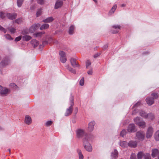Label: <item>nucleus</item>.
Here are the masks:
<instances>
[{
  "instance_id": "obj_1",
  "label": "nucleus",
  "mask_w": 159,
  "mask_h": 159,
  "mask_svg": "<svg viewBox=\"0 0 159 159\" xmlns=\"http://www.w3.org/2000/svg\"><path fill=\"white\" fill-rule=\"evenodd\" d=\"M93 137L92 135H86L84 137L83 141L84 148L89 152H91L92 150V148L91 145L88 142L92 140Z\"/></svg>"
},
{
  "instance_id": "obj_2",
  "label": "nucleus",
  "mask_w": 159,
  "mask_h": 159,
  "mask_svg": "<svg viewBox=\"0 0 159 159\" xmlns=\"http://www.w3.org/2000/svg\"><path fill=\"white\" fill-rule=\"evenodd\" d=\"M139 113V115L142 117L149 120H153L154 118L153 114L152 113L147 114L144 111L140 110L138 111V109H135L132 112L133 115H135L137 113Z\"/></svg>"
},
{
  "instance_id": "obj_3",
  "label": "nucleus",
  "mask_w": 159,
  "mask_h": 159,
  "mask_svg": "<svg viewBox=\"0 0 159 159\" xmlns=\"http://www.w3.org/2000/svg\"><path fill=\"white\" fill-rule=\"evenodd\" d=\"M76 136L78 138H81L84 136L85 137L86 135H91L87 134L84 129L81 128L78 129L76 131Z\"/></svg>"
},
{
  "instance_id": "obj_4",
  "label": "nucleus",
  "mask_w": 159,
  "mask_h": 159,
  "mask_svg": "<svg viewBox=\"0 0 159 159\" xmlns=\"http://www.w3.org/2000/svg\"><path fill=\"white\" fill-rule=\"evenodd\" d=\"M10 92L9 89L0 85V95L4 97L7 96Z\"/></svg>"
},
{
  "instance_id": "obj_5",
  "label": "nucleus",
  "mask_w": 159,
  "mask_h": 159,
  "mask_svg": "<svg viewBox=\"0 0 159 159\" xmlns=\"http://www.w3.org/2000/svg\"><path fill=\"white\" fill-rule=\"evenodd\" d=\"M73 97L71 96L70 98V106L67 108L66 110L65 115L66 116H68L70 115L72 113L73 111L72 107L74 105Z\"/></svg>"
},
{
  "instance_id": "obj_6",
  "label": "nucleus",
  "mask_w": 159,
  "mask_h": 159,
  "mask_svg": "<svg viewBox=\"0 0 159 159\" xmlns=\"http://www.w3.org/2000/svg\"><path fill=\"white\" fill-rule=\"evenodd\" d=\"M144 133L143 131H140L137 132L136 133V139L140 141L144 139Z\"/></svg>"
},
{
  "instance_id": "obj_7",
  "label": "nucleus",
  "mask_w": 159,
  "mask_h": 159,
  "mask_svg": "<svg viewBox=\"0 0 159 159\" xmlns=\"http://www.w3.org/2000/svg\"><path fill=\"white\" fill-rule=\"evenodd\" d=\"M153 133V129L151 126L148 127L147 129L146 133V137L147 138H151Z\"/></svg>"
},
{
  "instance_id": "obj_8",
  "label": "nucleus",
  "mask_w": 159,
  "mask_h": 159,
  "mask_svg": "<svg viewBox=\"0 0 159 159\" xmlns=\"http://www.w3.org/2000/svg\"><path fill=\"white\" fill-rule=\"evenodd\" d=\"M40 26L39 24H36L32 25L29 29V32L30 33H33Z\"/></svg>"
},
{
  "instance_id": "obj_9",
  "label": "nucleus",
  "mask_w": 159,
  "mask_h": 159,
  "mask_svg": "<svg viewBox=\"0 0 159 159\" xmlns=\"http://www.w3.org/2000/svg\"><path fill=\"white\" fill-rule=\"evenodd\" d=\"M95 125V122L94 121L90 122L88 125V130L89 132L93 131L94 129V126Z\"/></svg>"
},
{
  "instance_id": "obj_10",
  "label": "nucleus",
  "mask_w": 159,
  "mask_h": 159,
  "mask_svg": "<svg viewBox=\"0 0 159 159\" xmlns=\"http://www.w3.org/2000/svg\"><path fill=\"white\" fill-rule=\"evenodd\" d=\"M137 129L134 124H129L127 128V131L129 132H134L136 131Z\"/></svg>"
},
{
  "instance_id": "obj_11",
  "label": "nucleus",
  "mask_w": 159,
  "mask_h": 159,
  "mask_svg": "<svg viewBox=\"0 0 159 159\" xmlns=\"http://www.w3.org/2000/svg\"><path fill=\"white\" fill-rule=\"evenodd\" d=\"M121 26L120 25H114L112 26V33L116 34L118 32L120 29Z\"/></svg>"
},
{
  "instance_id": "obj_12",
  "label": "nucleus",
  "mask_w": 159,
  "mask_h": 159,
  "mask_svg": "<svg viewBox=\"0 0 159 159\" xmlns=\"http://www.w3.org/2000/svg\"><path fill=\"white\" fill-rule=\"evenodd\" d=\"M70 61L71 65L73 67H77L80 66L79 65L76 61L75 59L71 58L70 59Z\"/></svg>"
},
{
  "instance_id": "obj_13",
  "label": "nucleus",
  "mask_w": 159,
  "mask_h": 159,
  "mask_svg": "<svg viewBox=\"0 0 159 159\" xmlns=\"http://www.w3.org/2000/svg\"><path fill=\"white\" fill-rule=\"evenodd\" d=\"M6 15L8 19L10 20H13L15 19L16 18L17 14L15 13L12 14L7 13Z\"/></svg>"
},
{
  "instance_id": "obj_14",
  "label": "nucleus",
  "mask_w": 159,
  "mask_h": 159,
  "mask_svg": "<svg viewBox=\"0 0 159 159\" xmlns=\"http://www.w3.org/2000/svg\"><path fill=\"white\" fill-rule=\"evenodd\" d=\"M152 156L153 157L158 156V159H159V151L156 149L152 150Z\"/></svg>"
},
{
  "instance_id": "obj_15",
  "label": "nucleus",
  "mask_w": 159,
  "mask_h": 159,
  "mask_svg": "<svg viewBox=\"0 0 159 159\" xmlns=\"http://www.w3.org/2000/svg\"><path fill=\"white\" fill-rule=\"evenodd\" d=\"M111 156L112 159H116L118 157V152L117 150L115 149L111 152Z\"/></svg>"
},
{
  "instance_id": "obj_16",
  "label": "nucleus",
  "mask_w": 159,
  "mask_h": 159,
  "mask_svg": "<svg viewBox=\"0 0 159 159\" xmlns=\"http://www.w3.org/2000/svg\"><path fill=\"white\" fill-rule=\"evenodd\" d=\"M10 62L9 59L6 58V59L3 60L0 63V65L2 66H6L8 65Z\"/></svg>"
},
{
  "instance_id": "obj_17",
  "label": "nucleus",
  "mask_w": 159,
  "mask_h": 159,
  "mask_svg": "<svg viewBox=\"0 0 159 159\" xmlns=\"http://www.w3.org/2000/svg\"><path fill=\"white\" fill-rule=\"evenodd\" d=\"M128 144L130 147L134 148L136 147L137 143L135 141H130L129 142Z\"/></svg>"
},
{
  "instance_id": "obj_18",
  "label": "nucleus",
  "mask_w": 159,
  "mask_h": 159,
  "mask_svg": "<svg viewBox=\"0 0 159 159\" xmlns=\"http://www.w3.org/2000/svg\"><path fill=\"white\" fill-rule=\"evenodd\" d=\"M146 101L147 103L149 105H151L153 104L154 100L152 97L147 98L146 99Z\"/></svg>"
},
{
  "instance_id": "obj_19",
  "label": "nucleus",
  "mask_w": 159,
  "mask_h": 159,
  "mask_svg": "<svg viewBox=\"0 0 159 159\" xmlns=\"http://www.w3.org/2000/svg\"><path fill=\"white\" fill-rule=\"evenodd\" d=\"M31 118L28 115H26L25 117V122L27 125H30L31 123Z\"/></svg>"
},
{
  "instance_id": "obj_20",
  "label": "nucleus",
  "mask_w": 159,
  "mask_h": 159,
  "mask_svg": "<svg viewBox=\"0 0 159 159\" xmlns=\"http://www.w3.org/2000/svg\"><path fill=\"white\" fill-rule=\"evenodd\" d=\"M54 20V18L52 17H50L47 18L46 19L43 20V22L45 23H50Z\"/></svg>"
},
{
  "instance_id": "obj_21",
  "label": "nucleus",
  "mask_w": 159,
  "mask_h": 159,
  "mask_svg": "<svg viewBox=\"0 0 159 159\" xmlns=\"http://www.w3.org/2000/svg\"><path fill=\"white\" fill-rule=\"evenodd\" d=\"M63 4V2L62 1L60 0H57L55 4V9H58V8L61 7L62 5Z\"/></svg>"
},
{
  "instance_id": "obj_22",
  "label": "nucleus",
  "mask_w": 159,
  "mask_h": 159,
  "mask_svg": "<svg viewBox=\"0 0 159 159\" xmlns=\"http://www.w3.org/2000/svg\"><path fill=\"white\" fill-rule=\"evenodd\" d=\"M137 125L141 128H144L146 127V124L144 121L141 120L140 122L137 123Z\"/></svg>"
},
{
  "instance_id": "obj_23",
  "label": "nucleus",
  "mask_w": 159,
  "mask_h": 159,
  "mask_svg": "<svg viewBox=\"0 0 159 159\" xmlns=\"http://www.w3.org/2000/svg\"><path fill=\"white\" fill-rule=\"evenodd\" d=\"M117 7V6L116 5H114L111 8V9L110 11L109 12V15H111L113 13H114Z\"/></svg>"
},
{
  "instance_id": "obj_24",
  "label": "nucleus",
  "mask_w": 159,
  "mask_h": 159,
  "mask_svg": "<svg viewBox=\"0 0 159 159\" xmlns=\"http://www.w3.org/2000/svg\"><path fill=\"white\" fill-rule=\"evenodd\" d=\"M31 43L34 48L37 46L39 44V42L35 39L32 40L31 41Z\"/></svg>"
},
{
  "instance_id": "obj_25",
  "label": "nucleus",
  "mask_w": 159,
  "mask_h": 159,
  "mask_svg": "<svg viewBox=\"0 0 159 159\" xmlns=\"http://www.w3.org/2000/svg\"><path fill=\"white\" fill-rule=\"evenodd\" d=\"M77 152L78 154L79 159H83L84 156L82 153L80 149H78L77 150Z\"/></svg>"
},
{
  "instance_id": "obj_26",
  "label": "nucleus",
  "mask_w": 159,
  "mask_h": 159,
  "mask_svg": "<svg viewBox=\"0 0 159 159\" xmlns=\"http://www.w3.org/2000/svg\"><path fill=\"white\" fill-rule=\"evenodd\" d=\"M74 26L71 25L69 28V34H72L74 33Z\"/></svg>"
},
{
  "instance_id": "obj_27",
  "label": "nucleus",
  "mask_w": 159,
  "mask_h": 159,
  "mask_svg": "<svg viewBox=\"0 0 159 159\" xmlns=\"http://www.w3.org/2000/svg\"><path fill=\"white\" fill-rule=\"evenodd\" d=\"M32 38L29 35H25L22 37V39L24 41H28L31 39Z\"/></svg>"
},
{
  "instance_id": "obj_28",
  "label": "nucleus",
  "mask_w": 159,
  "mask_h": 159,
  "mask_svg": "<svg viewBox=\"0 0 159 159\" xmlns=\"http://www.w3.org/2000/svg\"><path fill=\"white\" fill-rule=\"evenodd\" d=\"M49 27V25L48 24H46L42 25L40 27V29L42 30L43 29H46Z\"/></svg>"
},
{
  "instance_id": "obj_29",
  "label": "nucleus",
  "mask_w": 159,
  "mask_h": 159,
  "mask_svg": "<svg viewBox=\"0 0 159 159\" xmlns=\"http://www.w3.org/2000/svg\"><path fill=\"white\" fill-rule=\"evenodd\" d=\"M42 8H40L37 10V11L36 13V16L37 17H38L40 16L42 12Z\"/></svg>"
},
{
  "instance_id": "obj_30",
  "label": "nucleus",
  "mask_w": 159,
  "mask_h": 159,
  "mask_svg": "<svg viewBox=\"0 0 159 159\" xmlns=\"http://www.w3.org/2000/svg\"><path fill=\"white\" fill-rule=\"evenodd\" d=\"M155 139L157 141L159 140V130L156 132L154 135Z\"/></svg>"
},
{
  "instance_id": "obj_31",
  "label": "nucleus",
  "mask_w": 159,
  "mask_h": 159,
  "mask_svg": "<svg viewBox=\"0 0 159 159\" xmlns=\"http://www.w3.org/2000/svg\"><path fill=\"white\" fill-rule=\"evenodd\" d=\"M120 146L123 148H125L127 146V143L125 141H122L120 142Z\"/></svg>"
},
{
  "instance_id": "obj_32",
  "label": "nucleus",
  "mask_w": 159,
  "mask_h": 159,
  "mask_svg": "<svg viewBox=\"0 0 159 159\" xmlns=\"http://www.w3.org/2000/svg\"><path fill=\"white\" fill-rule=\"evenodd\" d=\"M44 32H40L36 33L34 34V35L35 36V37H40L43 34H44Z\"/></svg>"
},
{
  "instance_id": "obj_33",
  "label": "nucleus",
  "mask_w": 159,
  "mask_h": 159,
  "mask_svg": "<svg viewBox=\"0 0 159 159\" xmlns=\"http://www.w3.org/2000/svg\"><path fill=\"white\" fill-rule=\"evenodd\" d=\"M67 69L69 71H70L72 73H75L76 71L75 70L69 66L68 65L67 66Z\"/></svg>"
},
{
  "instance_id": "obj_34",
  "label": "nucleus",
  "mask_w": 159,
  "mask_h": 159,
  "mask_svg": "<svg viewBox=\"0 0 159 159\" xmlns=\"http://www.w3.org/2000/svg\"><path fill=\"white\" fill-rule=\"evenodd\" d=\"M134 122L137 125V123L140 121V118L139 117H137L134 119Z\"/></svg>"
},
{
  "instance_id": "obj_35",
  "label": "nucleus",
  "mask_w": 159,
  "mask_h": 159,
  "mask_svg": "<svg viewBox=\"0 0 159 159\" xmlns=\"http://www.w3.org/2000/svg\"><path fill=\"white\" fill-rule=\"evenodd\" d=\"M143 155V153L141 152H139L137 155L138 159H142Z\"/></svg>"
},
{
  "instance_id": "obj_36",
  "label": "nucleus",
  "mask_w": 159,
  "mask_h": 159,
  "mask_svg": "<svg viewBox=\"0 0 159 159\" xmlns=\"http://www.w3.org/2000/svg\"><path fill=\"white\" fill-rule=\"evenodd\" d=\"M24 0H17V4L18 7H20L23 3Z\"/></svg>"
},
{
  "instance_id": "obj_37",
  "label": "nucleus",
  "mask_w": 159,
  "mask_h": 159,
  "mask_svg": "<svg viewBox=\"0 0 159 159\" xmlns=\"http://www.w3.org/2000/svg\"><path fill=\"white\" fill-rule=\"evenodd\" d=\"M8 29L9 30L10 32L12 34L16 32V30L15 28L13 27H9Z\"/></svg>"
},
{
  "instance_id": "obj_38",
  "label": "nucleus",
  "mask_w": 159,
  "mask_h": 159,
  "mask_svg": "<svg viewBox=\"0 0 159 159\" xmlns=\"http://www.w3.org/2000/svg\"><path fill=\"white\" fill-rule=\"evenodd\" d=\"M52 123L53 122L52 121L49 120L46 122L45 123V125L47 126H49L52 124Z\"/></svg>"
},
{
  "instance_id": "obj_39",
  "label": "nucleus",
  "mask_w": 159,
  "mask_h": 159,
  "mask_svg": "<svg viewBox=\"0 0 159 159\" xmlns=\"http://www.w3.org/2000/svg\"><path fill=\"white\" fill-rule=\"evenodd\" d=\"M60 59L62 63H65V62H66V61H67V59L66 58V56L64 57H60Z\"/></svg>"
},
{
  "instance_id": "obj_40",
  "label": "nucleus",
  "mask_w": 159,
  "mask_h": 159,
  "mask_svg": "<svg viewBox=\"0 0 159 159\" xmlns=\"http://www.w3.org/2000/svg\"><path fill=\"white\" fill-rule=\"evenodd\" d=\"M152 99H154L157 98H158V96L157 93H153L152 94Z\"/></svg>"
},
{
  "instance_id": "obj_41",
  "label": "nucleus",
  "mask_w": 159,
  "mask_h": 159,
  "mask_svg": "<svg viewBox=\"0 0 159 159\" xmlns=\"http://www.w3.org/2000/svg\"><path fill=\"white\" fill-rule=\"evenodd\" d=\"M59 54L61 57H64L66 56L65 53L62 51H60L59 52Z\"/></svg>"
},
{
  "instance_id": "obj_42",
  "label": "nucleus",
  "mask_w": 159,
  "mask_h": 159,
  "mask_svg": "<svg viewBox=\"0 0 159 159\" xmlns=\"http://www.w3.org/2000/svg\"><path fill=\"white\" fill-rule=\"evenodd\" d=\"M5 36L6 37V38L7 39H8L9 40H13V38H12L11 37V36L8 34H7L5 35Z\"/></svg>"
},
{
  "instance_id": "obj_43",
  "label": "nucleus",
  "mask_w": 159,
  "mask_h": 159,
  "mask_svg": "<svg viewBox=\"0 0 159 159\" xmlns=\"http://www.w3.org/2000/svg\"><path fill=\"white\" fill-rule=\"evenodd\" d=\"M22 21V19L20 18H19L15 20V22L17 23L18 24H19L21 23Z\"/></svg>"
},
{
  "instance_id": "obj_44",
  "label": "nucleus",
  "mask_w": 159,
  "mask_h": 159,
  "mask_svg": "<svg viewBox=\"0 0 159 159\" xmlns=\"http://www.w3.org/2000/svg\"><path fill=\"white\" fill-rule=\"evenodd\" d=\"M84 78H82L80 81V84L81 86H83L84 85Z\"/></svg>"
},
{
  "instance_id": "obj_45",
  "label": "nucleus",
  "mask_w": 159,
  "mask_h": 159,
  "mask_svg": "<svg viewBox=\"0 0 159 159\" xmlns=\"http://www.w3.org/2000/svg\"><path fill=\"white\" fill-rule=\"evenodd\" d=\"M0 30L3 31L4 33H6L7 30L4 28L0 25Z\"/></svg>"
},
{
  "instance_id": "obj_46",
  "label": "nucleus",
  "mask_w": 159,
  "mask_h": 159,
  "mask_svg": "<svg viewBox=\"0 0 159 159\" xmlns=\"http://www.w3.org/2000/svg\"><path fill=\"white\" fill-rule=\"evenodd\" d=\"M145 159H151L150 156L148 153H147L144 156Z\"/></svg>"
},
{
  "instance_id": "obj_47",
  "label": "nucleus",
  "mask_w": 159,
  "mask_h": 159,
  "mask_svg": "<svg viewBox=\"0 0 159 159\" xmlns=\"http://www.w3.org/2000/svg\"><path fill=\"white\" fill-rule=\"evenodd\" d=\"M130 159H136V156L135 153H132L131 154L130 157Z\"/></svg>"
},
{
  "instance_id": "obj_48",
  "label": "nucleus",
  "mask_w": 159,
  "mask_h": 159,
  "mask_svg": "<svg viewBox=\"0 0 159 159\" xmlns=\"http://www.w3.org/2000/svg\"><path fill=\"white\" fill-rule=\"evenodd\" d=\"M126 132L125 130H123L120 133V135L123 137L124 136Z\"/></svg>"
},
{
  "instance_id": "obj_49",
  "label": "nucleus",
  "mask_w": 159,
  "mask_h": 159,
  "mask_svg": "<svg viewBox=\"0 0 159 159\" xmlns=\"http://www.w3.org/2000/svg\"><path fill=\"white\" fill-rule=\"evenodd\" d=\"M4 13L2 12H0V17L2 19H4L5 17Z\"/></svg>"
},
{
  "instance_id": "obj_50",
  "label": "nucleus",
  "mask_w": 159,
  "mask_h": 159,
  "mask_svg": "<svg viewBox=\"0 0 159 159\" xmlns=\"http://www.w3.org/2000/svg\"><path fill=\"white\" fill-rule=\"evenodd\" d=\"M141 104V103L140 102H138L136 103L133 106V108H134L136 107H138Z\"/></svg>"
},
{
  "instance_id": "obj_51",
  "label": "nucleus",
  "mask_w": 159,
  "mask_h": 159,
  "mask_svg": "<svg viewBox=\"0 0 159 159\" xmlns=\"http://www.w3.org/2000/svg\"><path fill=\"white\" fill-rule=\"evenodd\" d=\"M21 38V36H19L18 37H17L16 38V39H15V41L16 42H17L18 41H19Z\"/></svg>"
},
{
  "instance_id": "obj_52",
  "label": "nucleus",
  "mask_w": 159,
  "mask_h": 159,
  "mask_svg": "<svg viewBox=\"0 0 159 159\" xmlns=\"http://www.w3.org/2000/svg\"><path fill=\"white\" fill-rule=\"evenodd\" d=\"M91 65V62L89 61H87L86 62V67L87 68L89 65Z\"/></svg>"
},
{
  "instance_id": "obj_53",
  "label": "nucleus",
  "mask_w": 159,
  "mask_h": 159,
  "mask_svg": "<svg viewBox=\"0 0 159 159\" xmlns=\"http://www.w3.org/2000/svg\"><path fill=\"white\" fill-rule=\"evenodd\" d=\"M38 2L41 4L42 5L44 3L43 0H38Z\"/></svg>"
},
{
  "instance_id": "obj_54",
  "label": "nucleus",
  "mask_w": 159,
  "mask_h": 159,
  "mask_svg": "<svg viewBox=\"0 0 159 159\" xmlns=\"http://www.w3.org/2000/svg\"><path fill=\"white\" fill-rule=\"evenodd\" d=\"M100 55V53H98L97 54H95L94 56V57L95 58H97L98 56H99Z\"/></svg>"
},
{
  "instance_id": "obj_55",
  "label": "nucleus",
  "mask_w": 159,
  "mask_h": 159,
  "mask_svg": "<svg viewBox=\"0 0 159 159\" xmlns=\"http://www.w3.org/2000/svg\"><path fill=\"white\" fill-rule=\"evenodd\" d=\"M49 41L50 42V43H51L52 42L55 43L54 41V40L52 38H50L49 39Z\"/></svg>"
},
{
  "instance_id": "obj_56",
  "label": "nucleus",
  "mask_w": 159,
  "mask_h": 159,
  "mask_svg": "<svg viewBox=\"0 0 159 159\" xmlns=\"http://www.w3.org/2000/svg\"><path fill=\"white\" fill-rule=\"evenodd\" d=\"M92 73H93V72H92V70H89L88 72V74L89 75H92Z\"/></svg>"
},
{
  "instance_id": "obj_57",
  "label": "nucleus",
  "mask_w": 159,
  "mask_h": 159,
  "mask_svg": "<svg viewBox=\"0 0 159 159\" xmlns=\"http://www.w3.org/2000/svg\"><path fill=\"white\" fill-rule=\"evenodd\" d=\"M35 8V6L34 5L30 7V9L31 10H33Z\"/></svg>"
},
{
  "instance_id": "obj_58",
  "label": "nucleus",
  "mask_w": 159,
  "mask_h": 159,
  "mask_svg": "<svg viewBox=\"0 0 159 159\" xmlns=\"http://www.w3.org/2000/svg\"><path fill=\"white\" fill-rule=\"evenodd\" d=\"M10 86H11L14 87L15 86H16V85L14 83H11L10 84Z\"/></svg>"
},
{
  "instance_id": "obj_59",
  "label": "nucleus",
  "mask_w": 159,
  "mask_h": 159,
  "mask_svg": "<svg viewBox=\"0 0 159 159\" xmlns=\"http://www.w3.org/2000/svg\"><path fill=\"white\" fill-rule=\"evenodd\" d=\"M78 111V109L77 107H76L75 108V111L76 112V113H77Z\"/></svg>"
},
{
  "instance_id": "obj_60",
  "label": "nucleus",
  "mask_w": 159,
  "mask_h": 159,
  "mask_svg": "<svg viewBox=\"0 0 159 159\" xmlns=\"http://www.w3.org/2000/svg\"><path fill=\"white\" fill-rule=\"evenodd\" d=\"M125 6H126V4H121V7H125Z\"/></svg>"
},
{
  "instance_id": "obj_61",
  "label": "nucleus",
  "mask_w": 159,
  "mask_h": 159,
  "mask_svg": "<svg viewBox=\"0 0 159 159\" xmlns=\"http://www.w3.org/2000/svg\"><path fill=\"white\" fill-rule=\"evenodd\" d=\"M48 43V41H45L43 42V44H44V43L47 44Z\"/></svg>"
},
{
  "instance_id": "obj_62",
  "label": "nucleus",
  "mask_w": 159,
  "mask_h": 159,
  "mask_svg": "<svg viewBox=\"0 0 159 159\" xmlns=\"http://www.w3.org/2000/svg\"><path fill=\"white\" fill-rule=\"evenodd\" d=\"M108 47V46L107 45L105 46V47H104V48L106 49V48H107Z\"/></svg>"
},
{
  "instance_id": "obj_63",
  "label": "nucleus",
  "mask_w": 159,
  "mask_h": 159,
  "mask_svg": "<svg viewBox=\"0 0 159 159\" xmlns=\"http://www.w3.org/2000/svg\"><path fill=\"white\" fill-rule=\"evenodd\" d=\"M8 152H9V153H10V149H8V150H7Z\"/></svg>"
},
{
  "instance_id": "obj_64",
  "label": "nucleus",
  "mask_w": 159,
  "mask_h": 159,
  "mask_svg": "<svg viewBox=\"0 0 159 159\" xmlns=\"http://www.w3.org/2000/svg\"><path fill=\"white\" fill-rule=\"evenodd\" d=\"M93 1H94L95 2H97V0H93Z\"/></svg>"
}]
</instances>
